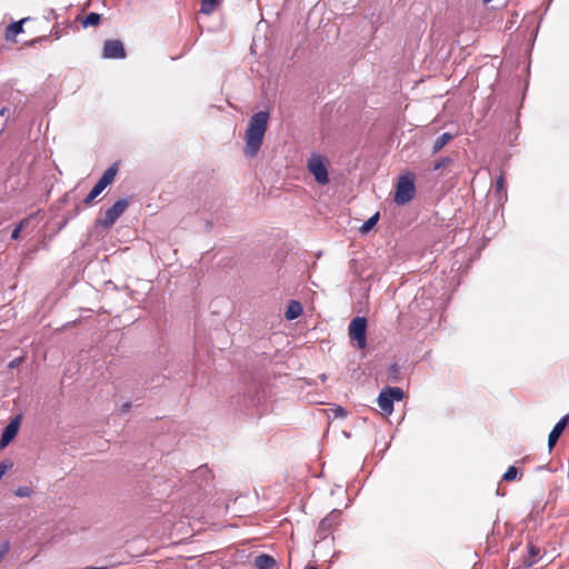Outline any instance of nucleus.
Masks as SVG:
<instances>
[{
	"label": "nucleus",
	"mask_w": 569,
	"mask_h": 569,
	"mask_svg": "<svg viewBox=\"0 0 569 569\" xmlns=\"http://www.w3.org/2000/svg\"><path fill=\"white\" fill-rule=\"evenodd\" d=\"M452 139L453 136L449 132H445L440 137H438L432 146V154L438 153Z\"/></svg>",
	"instance_id": "16"
},
{
	"label": "nucleus",
	"mask_w": 569,
	"mask_h": 569,
	"mask_svg": "<svg viewBox=\"0 0 569 569\" xmlns=\"http://www.w3.org/2000/svg\"><path fill=\"white\" fill-rule=\"evenodd\" d=\"M403 391L399 387H386L378 396L377 402L383 416H390L393 411V402L403 399Z\"/></svg>",
	"instance_id": "4"
},
{
	"label": "nucleus",
	"mask_w": 569,
	"mask_h": 569,
	"mask_svg": "<svg viewBox=\"0 0 569 569\" xmlns=\"http://www.w3.org/2000/svg\"><path fill=\"white\" fill-rule=\"evenodd\" d=\"M341 510L333 509L320 521L318 526V536L320 539H326L332 530L338 527L341 521Z\"/></svg>",
	"instance_id": "8"
},
{
	"label": "nucleus",
	"mask_w": 569,
	"mask_h": 569,
	"mask_svg": "<svg viewBox=\"0 0 569 569\" xmlns=\"http://www.w3.org/2000/svg\"><path fill=\"white\" fill-rule=\"evenodd\" d=\"M379 220V213L377 212L376 214H373L371 218H369L361 227H360V232L361 233H367L369 232L375 226L376 223L378 222Z\"/></svg>",
	"instance_id": "20"
},
{
	"label": "nucleus",
	"mask_w": 569,
	"mask_h": 569,
	"mask_svg": "<svg viewBox=\"0 0 569 569\" xmlns=\"http://www.w3.org/2000/svg\"><path fill=\"white\" fill-rule=\"evenodd\" d=\"M254 566L257 569H274L277 562L273 557L269 555H260L254 559Z\"/></svg>",
	"instance_id": "12"
},
{
	"label": "nucleus",
	"mask_w": 569,
	"mask_h": 569,
	"mask_svg": "<svg viewBox=\"0 0 569 569\" xmlns=\"http://www.w3.org/2000/svg\"><path fill=\"white\" fill-rule=\"evenodd\" d=\"M129 207V200L128 199H119L114 202V204L109 208L106 212L103 218L100 220V224L103 228H111L116 221L123 214V212Z\"/></svg>",
	"instance_id": "7"
},
{
	"label": "nucleus",
	"mask_w": 569,
	"mask_h": 569,
	"mask_svg": "<svg viewBox=\"0 0 569 569\" xmlns=\"http://www.w3.org/2000/svg\"><path fill=\"white\" fill-rule=\"evenodd\" d=\"M103 58L107 59H123L126 58V50L120 40H107L103 44Z\"/></svg>",
	"instance_id": "9"
},
{
	"label": "nucleus",
	"mask_w": 569,
	"mask_h": 569,
	"mask_svg": "<svg viewBox=\"0 0 569 569\" xmlns=\"http://www.w3.org/2000/svg\"><path fill=\"white\" fill-rule=\"evenodd\" d=\"M14 495L17 497H30L32 495V489L30 487H27V486H21L19 488H17V490L14 491Z\"/></svg>",
	"instance_id": "22"
},
{
	"label": "nucleus",
	"mask_w": 569,
	"mask_h": 569,
	"mask_svg": "<svg viewBox=\"0 0 569 569\" xmlns=\"http://www.w3.org/2000/svg\"><path fill=\"white\" fill-rule=\"evenodd\" d=\"M452 159L450 157H441L435 161L432 169L435 171H440L446 168H449L452 164Z\"/></svg>",
	"instance_id": "19"
},
{
	"label": "nucleus",
	"mask_w": 569,
	"mask_h": 569,
	"mask_svg": "<svg viewBox=\"0 0 569 569\" xmlns=\"http://www.w3.org/2000/svg\"><path fill=\"white\" fill-rule=\"evenodd\" d=\"M100 21H101V16L99 13L91 12L82 20V26L84 28L96 27L100 23Z\"/></svg>",
	"instance_id": "18"
},
{
	"label": "nucleus",
	"mask_w": 569,
	"mask_h": 569,
	"mask_svg": "<svg viewBox=\"0 0 569 569\" xmlns=\"http://www.w3.org/2000/svg\"><path fill=\"white\" fill-rule=\"evenodd\" d=\"M223 0H201L200 12L203 14L213 13Z\"/></svg>",
	"instance_id": "14"
},
{
	"label": "nucleus",
	"mask_w": 569,
	"mask_h": 569,
	"mask_svg": "<svg viewBox=\"0 0 569 569\" xmlns=\"http://www.w3.org/2000/svg\"><path fill=\"white\" fill-rule=\"evenodd\" d=\"M12 467V463L1 462L0 463V479L4 476V473Z\"/></svg>",
	"instance_id": "24"
},
{
	"label": "nucleus",
	"mask_w": 569,
	"mask_h": 569,
	"mask_svg": "<svg viewBox=\"0 0 569 569\" xmlns=\"http://www.w3.org/2000/svg\"><path fill=\"white\" fill-rule=\"evenodd\" d=\"M20 233H21L20 228L16 227V228L12 230L11 239H12V240H17V239L20 237Z\"/></svg>",
	"instance_id": "29"
},
{
	"label": "nucleus",
	"mask_w": 569,
	"mask_h": 569,
	"mask_svg": "<svg viewBox=\"0 0 569 569\" xmlns=\"http://www.w3.org/2000/svg\"><path fill=\"white\" fill-rule=\"evenodd\" d=\"M9 550H10V545L8 541L0 545V562L3 560V558L9 552Z\"/></svg>",
	"instance_id": "23"
},
{
	"label": "nucleus",
	"mask_w": 569,
	"mask_h": 569,
	"mask_svg": "<svg viewBox=\"0 0 569 569\" xmlns=\"http://www.w3.org/2000/svg\"><path fill=\"white\" fill-rule=\"evenodd\" d=\"M20 427V418L16 417L4 428L0 438V449L6 448L17 436Z\"/></svg>",
	"instance_id": "10"
},
{
	"label": "nucleus",
	"mask_w": 569,
	"mask_h": 569,
	"mask_svg": "<svg viewBox=\"0 0 569 569\" xmlns=\"http://www.w3.org/2000/svg\"><path fill=\"white\" fill-rule=\"evenodd\" d=\"M540 556V548L533 546L532 543L528 545V557L525 560L526 567H532L538 562Z\"/></svg>",
	"instance_id": "15"
},
{
	"label": "nucleus",
	"mask_w": 569,
	"mask_h": 569,
	"mask_svg": "<svg viewBox=\"0 0 569 569\" xmlns=\"http://www.w3.org/2000/svg\"><path fill=\"white\" fill-rule=\"evenodd\" d=\"M268 120L269 113L266 111H260L251 117L246 131L244 153L248 157H254L259 151L267 131Z\"/></svg>",
	"instance_id": "1"
},
{
	"label": "nucleus",
	"mask_w": 569,
	"mask_h": 569,
	"mask_svg": "<svg viewBox=\"0 0 569 569\" xmlns=\"http://www.w3.org/2000/svg\"><path fill=\"white\" fill-rule=\"evenodd\" d=\"M518 470L515 466H510L503 473L502 479L505 481H513L517 478Z\"/></svg>",
	"instance_id": "21"
},
{
	"label": "nucleus",
	"mask_w": 569,
	"mask_h": 569,
	"mask_svg": "<svg viewBox=\"0 0 569 569\" xmlns=\"http://www.w3.org/2000/svg\"><path fill=\"white\" fill-rule=\"evenodd\" d=\"M118 172V163H112L101 176L88 196L83 199L84 206H91L93 200L108 187L110 186Z\"/></svg>",
	"instance_id": "3"
},
{
	"label": "nucleus",
	"mask_w": 569,
	"mask_h": 569,
	"mask_svg": "<svg viewBox=\"0 0 569 569\" xmlns=\"http://www.w3.org/2000/svg\"><path fill=\"white\" fill-rule=\"evenodd\" d=\"M22 358H16L9 362V368H16L22 362Z\"/></svg>",
	"instance_id": "28"
},
{
	"label": "nucleus",
	"mask_w": 569,
	"mask_h": 569,
	"mask_svg": "<svg viewBox=\"0 0 569 569\" xmlns=\"http://www.w3.org/2000/svg\"><path fill=\"white\" fill-rule=\"evenodd\" d=\"M31 217L23 218L16 227L20 228L22 231L24 228H27L30 223Z\"/></svg>",
	"instance_id": "25"
},
{
	"label": "nucleus",
	"mask_w": 569,
	"mask_h": 569,
	"mask_svg": "<svg viewBox=\"0 0 569 569\" xmlns=\"http://www.w3.org/2000/svg\"><path fill=\"white\" fill-rule=\"evenodd\" d=\"M335 415L336 417L345 418L347 417V410L339 406L335 409Z\"/></svg>",
	"instance_id": "26"
},
{
	"label": "nucleus",
	"mask_w": 569,
	"mask_h": 569,
	"mask_svg": "<svg viewBox=\"0 0 569 569\" xmlns=\"http://www.w3.org/2000/svg\"><path fill=\"white\" fill-rule=\"evenodd\" d=\"M568 423H569V413L563 416L555 425V427L552 428V430L550 431L549 437H548V447L550 449H552L555 447V445L557 443V441L561 437V435H562L563 430L566 429V427L568 426Z\"/></svg>",
	"instance_id": "11"
},
{
	"label": "nucleus",
	"mask_w": 569,
	"mask_h": 569,
	"mask_svg": "<svg viewBox=\"0 0 569 569\" xmlns=\"http://www.w3.org/2000/svg\"><path fill=\"white\" fill-rule=\"evenodd\" d=\"M367 319L365 317H356L349 325V337L357 342L359 349L367 347Z\"/></svg>",
	"instance_id": "6"
},
{
	"label": "nucleus",
	"mask_w": 569,
	"mask_h": 569,
	"mask_svg": "<svg viewBox=\"0 0 569 569\" xmlns=\"http://www.w3.org/2000/svg\"><path fill=\"white\" fill-rule=\"evenodd\" d=\"M27 19H22L20 21H17V22H12L8 26L7 28V32H6V36L8 39L10 38H14L17 34L21 33L23 31V22L26 21Z\"/></svg>",
	"instance_id": "17"
},
{
	"label": "nucleus",
	"mask_w": 569,
	"mask_h": 569,
	"mask_svg": "<svg viewBox=\"0 0 569 569\" xmlns=\"http://www.w3.org/2000/svg\"><path fill=\"white\" fill-rule=\"evenodd\" d=\"M416 176L412 172H407L398 178L393 201L398 206H405L410 202L416 196Z\"/></svg>",
	"instance_id": "2"
},
{
	"label": "nucleus",
	"mask_w": 569,
	"mask_h": 569,
	"mask_svg": "<svg viewBox=\"0 0 569 569\" xmlns=\"http://www.w3.org/2000/svg\"><path fill=\"white\" fill-rule=\"evenodd\" d=\"M306 569H318L316 566H308Z\"/></svg>",
	"instance_id": "30"
},
{
	"label": "nucleus",
	"mask_w": 569,
	"mask_h": 569,
	"mask_svg": "<svg viewBox=\"0 0 569 569\" xmlns=\"http://www.w3.org/2000/svg\"><path fill=\"white\" fill-rule=\"evenodd\" d=\"M505 183H506L505 178L503 177H499L497 182H496V189L498 191L503 190Z\"/></svg>",
	"instance_id": "27"
},
{
	"label": "nucleus",
	"mask_w": 569,
	"mask_h": 569,
	"mask_svg": "<svg viewBox=\"0 0 569 569\" xmlns=\"http://www.w3.org/2000/svg\"><path fill=\"white\" fill-rule=\"evenodd\" d=\"M302 311H303V308H302L301 303L297 300H291L287 307L284 317L288 320H295L302 315Z\"/></svg>",
	"instance_id": "13"
},
{
	"label": "nucleus",
	"mask_w": 569,
	"mask_h": 569,
	"mask_svg": "<svg viewBox=\"0 0 569 569\" xmlns=\"http://www.w3.org/2000/svg\"><path fill=\"white\" fill-rule=\"evenodd\" d=\"M307 168L319 184L326 186L329 183V173L326 158L320 154L312 153L308 159Z\"/></svg>",
	"instance_id": "5"
}]
</instances>
